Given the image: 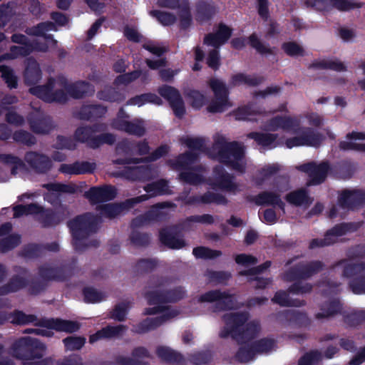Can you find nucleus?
Returning a JSON list of instances; mask_svg holds the SVG:
<instances>
[{"label":"nucleus","instance_id":"obj_1","mask_svg":"<svg viewBox=\"0 0 365 365\" xmlns=\"http://www.w3.org/2000/svg\"><path fill=\"white\" fill-rule=\"evenodd\" d=\"M325 264L320 260L299 262L287 269L283 274V279L293 282L288 288V292L294 294L310 293L313 286L311 283L303 282L325 269Z\"/></svg>","mask_w":365,"mask_h":365},{"label":"nucleus","instance_id":"obj_2","mask_svg":"<svg viewBox=\"0 0 365 365\" xmlns=\"http://www.w3.org/2000/svg\"><path fill=\"white\" fill-rule=\"evenodd\" d=\"M97 217L91 212L77 215L67 222L71 236L73 248L77 252H83L87 247L99 246V241L92 240L88 244L84 242L98 229Z\"/></svg>","mask_w":365,"mask_h":365},{"label":"nucleus","instance_id":"obj_3","mask_svg":"<svg viewBox=\"0 0 365 365\" xmlns=\"http://www.w3.org/2000/svg\"><path fill=\"white\" fill-rule=\"evenodd\" d=\"M11 350L13 356L21 359L23 365L49 364V358L43 359L46 346L37 339L30 336L20 337L12 344Z\"/></svg>","mask_w":365,"mask_h":365},{"label":"nucleus","instance_id":"obj_4","mask_svg":"<svg viewBox=\"0 0 365 365\" xmlns=\"http://www.w3.org/2000/svg\"><path fill=\"white\" fill-rule=\"evenodd\" d=\"M217 160L240 174L246 172L245 147L237 141L225 142L218 140L215 143Z\"/></svg>","mask_w":365,"mask_h":365},{"label":"nucleus","instance_id":"obj_5","mask_svg":"<svg viewBox=\"0 0 365 365\" xmlns=\"http://www.w3.org/2000/svg\"><path fill=\"white\" fill-rule=\"evenodd\" d=\"M106 129V126L103 123L81 126L76 130L74 138L78 142L86 143L87 146L92 149L98 148L103 144L113 145L115 141V137L113 134L106 133L96 135Z\"/></svg>","mask_w":365,"mask_h":365},{"label":"nucleus","instance_id":"obj_6","mask_svg":"<svg viewBox=\"0 0 365 365\" xmlns=\"http://www.w3.org/2000/svg\"><path fill=\"white\" fill-rule=\"evenodd\" d=\"M344 264L342 275L349 279L348 287L354 294H365V262L352 263L341 259L333 268Z\"/></svg>","mask_w":365,"mask_h":365},{"label":"nucleus","instance_id":"obj_7","mask_svg":"<svg viewBox=\"0 0 365 365\" xmlns=\"http://www.w3.org/2000/svg\"><path fill=\"white\" fill-rule=\"evenodd\" d=\"M56 83L57 78L49 77L44 85H34L29 89V92L46 103H65L68 101L66 93L62 89L53 91Z\"/></svg>","mask_w":365,"mask_h":365},{"label":"nucleus","instance_id":"obj_8","mask_svg":"<svg viewBox=\"0 0 365 365\" xmlns=\"http://www.w3.org/2000/svg\"><path fill=\"white\" fill-rule=\"evenodd\" d=\"M77 259H72L68 264H63L59 267H51L47 264L41 265L38 269L39 277L46 282L50 281L66 282L74 274Z\"/></svg>","mask_w":365,"mask_h":365},{"label":"nucleus","instance_id":"obj_9","mask_svg":"<svg viewBox=\"0 0 365 365\" xmlns=\"http://www.w3.org/2000/svg\"><path fill=\"white\" fill-rule=\"evenodd\" d=\"M209 86L212 89L215 99L207 107V110L211 113L224 112L228 107L231 106L229 101V91L222 81L217 78H211L209 81Z\"/></svg>","mask_w":365,"mask_h":365},{"label":"nucleus","instance_id":"obj_10","mask_svg":"<svg viewBox=\"0 0 365 365\" xmlns=\"http://www.w3.org/2000/svg\"><path fill=\"white\" fill-rule=\"evenodd\" d=\"M198 302L200 303L216 302V309L219 311H227L235 308L237 298L235 294H230L227 291L213 289L200 295Z\"/></svg>","mask_w":365,"mask_h":365},{"label":"nucleus","instance_id":"obj_11","mask_svg":"<svg viewBox=\"0 0 365 365\" xmlns=\"http://www.w3.org/2000/svg\"><path fill=\"white\" fill-rule=\"evenodd\" d=\"M250 314L247 312H237L226 313L222 315V319L225 326L219 333L222 339L231 336L233 339L236 338L241 327L249 320Z\"/></svg>","mask_w":365,"mask_h":365},{"label":"nucleus","instance_id":"obj_12","mask_svg":"<svg viewBox=\"0 0 365 365\" xmlns=\"http://www.w3.org/2000/svg\"><path fill=\"white\" fill-rule=\"evenodd\" d=\"M298 170L308 175L309 185H319L325 182L328 175L333 172L334 167L331 166L327 160L319 163L311 161L300 165Z\"/></svg>","mask_w":365,"mask_h":365},{"label":"nucleus","instance_id":"obj_13","mask_svg":"<svg viewBox=\"0 0 365 365\" xmlns=\"http://www.w3.org/2000/svg\"><path fill=\"white\" fill-rule=\"evenodd\" d=\"M213 174V178L209 179L207 182L212 189L220 190L233 194L240 191L239 185L235 182V177L227 173L222 166H215Z\"/></svg>","mask_w":365,"mask_h":365},{"label":"nucleus","instance_id":"obj_14","mask_svg":"<svg viewBox=\"0 0 365 365\" xmlns=\"http://www.w3.org/2000/svg\"><path fill=\"white\" fill-rule=\"evenodd\" d=\"M149 200L147 195H141L135 197L128 198L119 203H108L97 207L101 216L113 219L120 215L123 211L128 210L138 203Z\"/></svg>","mask_w":365,"mask_h":365},{"label":"nucleus","instance_id":"obj_15","mask_svg":"<svg viewBox=\"0 0 365 365\" xmlns=\"http://www.w3.org/2000/svg\"><path fill=\"white\" fill-rule=\"evenodd\" d=\"M57 83L65 89L67 96L68 95L74 99H81L92 96L95 91L93 86L89 82L78 81L70 83L66 77L63 75L57 76Z\"/></svg>","mask_w":365,"mask_h":365},{"label":"nucleus","instance_id":"obj_16","mask_svg":"<svg viewBox=\"0 0 365 365\" xmlns=\"http://www.w3.org/2000/svg\"><path fill=\"white\" fill-rule=\"evenodd\" d=\"M158 93L169 103L175 115L178 118H182L186 110L180 91L173 86L163 85L158 88Z\"/></svg>","mask_w":365,"mask_h":365},{"label":"nucleus","instance_id":"obj_17","mask_svg":"<svg viewBox=\"0 0 365 365\" xmlns=\"http://www.w3.org/2000/svg\"><path fill=\"white\" fill-rule=\"evenodd\" d=\"M304 4L319 11L334 8L341 11H347L363 6L362 3H354L348 0H304Z\"/></svg>","mask_w":365,"mask_h":365},{"label":"nucleus","instance_id":"obj_18","mask_svg":"<svg viewBox=\"0 0 365 365\" xmlns=\"http://www.w3.org/2000/svg\"><path fill=\"white\" fill-rule=\"evenodd\" d=\"M36 326L72 334L81 329V324L77 321L63 319L61 318L41 319L35 323Z\"/></svg>","mask_w":365,"mask_h":365},{"label":"nucleus","instance_id":"obj_19","mask_svg":"<svg viewBox=\"0 0 365 365\" xmlns=\"http://www.w3.org/2000/svg\"><path fill=\"white\" fill-rule=\"evenodd\" d=\"M159 240L163 245L171 250H180L186 245L185 241L181 237V232L177 225L160 229Z\"/></svg>","mask_w":365,"mask_h":365},{"label":"nucleus","instance_id":"obj_20","mask_svg":"<svg viewBox=\"0 0 365 365\" xmlns=\"http://www.w3.org/2000/svg\"><path fill=\"white\" fill-rule=\"evenodd\" d=\"M178 314V311H171L154 318L148 317L133 326V331L141 334L155 330L165 322L175 317Z\"/></svg>","mask_w":365,"mask_h":365},{"label":"nucleus","instance_id":"obj_21","mask_svg":"<svg viewBox=\"0 0 365 365\" xmlns=\"http://www.w3.org/2000/svg\"><path fill=\"white\" fill-rule=\"evenodd\" d=\"M24 160L36 173L46 174L52 168L53 163L48 156L36 151H28L25 153Z\"/></svg>","mask_w":365,"mask_h":365},{"label":"nucleus","instance_id":"obj_22","mask_svg":"<svg viewBox=\"0 0 365 365\" xmlns=\"http://www.w3.org/2000/svg\"><path fill=\"white\" fill-rule=\"evenodd\" d=\"M117 195V190L112 185L91 187L85 193V197L93 205L113 200Z\"/></svg>","mask_w":365,"mask_h":365},{"label":"nucleus","instance_id":"obj_23","mask_svg":"<svg viewBox=\"0 0 365 365\" xmlns=\"http://www.w3.org/2000/svg\"><path fill=\"white\" fill-rule=\"evenodd\" d=\"M338 203L344 209L354 210L365 204V191L345 190L339 195Z\"/></svg>","mask_w":365,"mask_h":365},{"label":"nucleus","instance_id":"obj_24","mask_svg":"<svg viewBox=\"0 0 365 365\" xmlns=\"http://www.w3.org/2000/svg\"><path fill=\"white\" fill-rule=\"evenodd\" d=\"M247 200L254 202L257 206L277 207L283 212H285V203L282 200L280 195L274 192L263 191L257 195L248 196Z\"/></svg>","mask_w":365,"mask_h":365},{"label":"nucleus","instance_id":"obj_25","mask_svg":"<svg viewBox=\"0 0 365 365\" xmlns=\"http://www.w3.org/2000/svg\"><path fill=\"white\" fill-rule=\"evenodd\" d=\"M269 125L273 131L279 128L285 131H292L294 134H298L300 131V121L296 117L277 115L270 119Z\"/></svg>","mask_w":365,"mask_h":365},{"label":"nucleus","instance_id":"obj_26","mask_svg":"<svg viewBox=\"0 0 365 365\" xmlns=\"http://www.w3.org/2000/svg\"><path fill=\"white\" fill-rule=\"evenodd\" d=\"M155 170L150 165L128 167L121 175L131 181H148L154 178Z\"/></svg>","mask_w":365,"mask_h":365},{"label":"nucleus","instance_id":"obj_27","mask_svg":"<svg viewBox=\"0 0 365 365\" xmlns=\"http://www.w3.org/2000/svg\"><path fill=\"white\" fill-rule=\"evenodd\" d=\"M23 77L25 85L29 86L36 85L41 81L42 71L34 58L29 57L26 59Z\"/></svg>","mask_w":365,"mask_h":365},{"label":"nucleus","instance_id":"obj_28","mask_svg":"<svg viewBox=\"0 0 365 365\" xmlns=\"http://www.w3.org/2000/svg\"><path fill=\"white\" fill-rule=\"evenodd\" d=\"M113 128L124 131L130 135L142 137L145 133V128L142 121L131 122L123 119H114L111 122Z\"/></svg>","mask_w":365,"mask_h":365},{"label":"nucleus","instance_id":"obj_29","mask_svg":"<svg viewBox=\"0 0 365 365\" xmlns=\"http://www.w3.org/2000/svg\"><path fill=\"white\" fill-rule=\"evenodd\" d=\"M96 165L95 163L88 161H76L72 164H61L59 171L68 175L92 174L95 171Z\"/></svg>","mask_w":365,"mask_h":365},{"label":"nucleus","instance_id":"obj_30","mask_svg":"<svg viewBox=\"0 0 365 365\" xmlns=\"http://www.w3.org/2000/svg\"><path fill=\"white\" fill-rule=\"evenodd\" d=\"M37 215H38V220L43 228L56 227L64 219L63 213L54 211L51 208H44L43 206Z\"/></svg>","mask_w":365,"mask_h":365},{"label":"nucleus","instance_id":"obj_31","mask_svg":"<svg viewBox=\"0 0 365 365\" xmlns=\"http://www.w3.org/2000/svg\"><path fill=\"white\" fill-rule=\"evenodd\" d=\"M261 330V326L258 321H248L241 327L236 338H234L238 344L250 341L257 337Z\"/></svg>","mask_w":365,"mask_h":365},{"label":"nucleus","instance_id":"obj_32","mask_svg":"<svg viewBox=\"0 0 365 365\" xmlns=\"http://www.w3.org/2000/svg\"><path fill=\"white\" fill-rule=\"evenodd\" d=\"M27 119L31 130L36 134H46L51 130L50 119L41 113H31Z\"/></svg>","mask_w":365,"mask_h":365},{"label":"nucleus","instance_id":"obj_33","mask_svg":"<svg viewBox=\"0 0 365 365\" xmlns=\"http://www.w3.org/2000/svg\"><path fill=\"white\" fill-rule=\"evenodd\" d=\"M107 108L98 104L83 106L79 110L77 117L83 120H94L105 115Z\"/></svg>","mask_w":365,"mask_h":365},{"label":"nucleus","instance_id":"obj_34","mask_svg":"<svg viewBox=\"0 0 365 365\" xmlns=\"http://www.w3.org/2000/svg\"><path fill=\"white\" fill-rule=\"evenodd\" d=\"M343 309V305L339 299H333L322 303L319 309L321 312L315 314L317 319H328L340 314Z\"/></svg>","mask_w":365,"mask_h":365},{"label":"nucleus","instance_id":"obj_35","mask_svg":"<svg viewBox=\"0 0 365 365\" xmlns=\"http://www.w3.org/2000/svg\"><path fill=\"white\" fill-rule=\"evenodd\" d=\"M156 354L159 359L168 364L181 365L185 362L182 354L168 346H158L156 349Z\"/></svg>","mask_w":365,"mask_h":365},{"label":"nucleus","instance_id":"obj_36","mask_svg":"<svg viewBox=\"0 0 365 365\" xmlns=\"http://www.w3.org/2000/svg\"><path fill=\"white\" fill-rule=\"evenodd\" d=\"M29 281L19 274L13 275L7 283L0 287V296L15 293L26 287Z\"/></svg>","mask_w":365,"mask_h":365},{"label":"nucleus","instance_id":"obj_37","mask_svg":"<svg viewBox=\"0 0 365 365\" xmlns=\"http://www.w3.org/2000/svg\"><path fill=\"white\" fill-rule=\"evenodd\" d=\"M302 141L304 146L319 147L324 140V136L319 132L310 127H300Z\"/></svg>","mask_w":365,"mask_h":365},{"label":"nucleus","instance_id":"obj_38","mask_svg":"<svg viewBox=\"0 0 365 365\" xmlns=\"http://www.w3.org/2000/svg\"><path fill=\"white\" fill-rule=\"evenodd\" d=\"M284 318L299 327H308L312 321L307 314L295 309L287 310L284 313Z\"/></svg>","mask_w":365,"mask_h":365},{"label":"nucleus","instance_id":"obj_39","mask_svg":"<svg viewBox=\"0 0 365 365\" xmlns=\"http://www.w3.org/2000/svg\"><path fill=\"white\" fill-rule=\"evenodd\" d=\"M264 81V78L263 76H250L239 73L232 76L230 83L232 86H237L241 84L249 86H257Z\"/></svg>","mask_w":365,"mask_h":365},{"label":"nucleus","instance_id":"obj_40","mask_svg":"<svg viewBox=\"0 0 365 365\" xmlns=\"http://www.w3.org/2000/svg\"><path fill=\"white\" fill-rule=\"evenodd\" d=\"M284 198L289 204L297 207L312 203L308 192L304 188L292 191L287 193Z\"/></svg>","mask_w":365,"mask_h":365},{"label":"nucleus","instance_id":"obj_41","mask_svg":"<svg viewBox=\"0 0 365 365\" xmlns=\"http://www.w3.org/2000/svg\"><path fill=\"white\" fill-rule=\"evenodd\" d=\"M198 158V154L193 151H186L178 155L173 161L170 160L172 166L176 169H187L189 165L194 163Z\"/></svg>","mask_w":365,"mask_h":365},{"label":"nucleus","instance_id":"obj_42","mask_svg":"<svg viewBox=\"0 0 365 365\" xmlns=\"http://www.w3.org/2000/svg\"><path fill=\"white\" fill-rule=\"evenodd\" d=\"M272 301L281 307H302L306 304L304 300L290 299L289 294L283 290L277 291Z\"/></svg>","mask_w":365,"mask_h":365},{"label":"nucleus","instance_id":"obj_43","mask_svg":"<svg viewBox=\"0 0 365 365\" xmlns=\"http://www.w3.org/2000/svg\"><path fill=\"white\" fill-rule=\"evenodd\" d=\"M248 44L254 48L259 54L264 55H275L274 50L276 47H269V45H265L256 33H252L247 38Z\"/></svg>","mask_w":365,"mask_h":365},{"label":"nucleus","instance_id":"obj_44","mask_svg":"<svg viewBox=\"0 0 365 365\" xmlns=\"http://www.w3.org/2000/svg\"><path fill=\"white\" fill-rule=\"evenodd\" d=\"M143 189L148 193L146 195L149 196L150 199L151 197L167 193L168 190V182L164 179H160L147 184Z\"/></svg>","mask_w":365,"mask_h":365},{"label":"nucleus","instance_id":"obj_45","mask_svg":"<svg viewBox=\"0 0 365 365\" xmlns=\"http://www.w3.org/2000/svg\"><path fill=\"white\" fill-rule=\"evenodd\" d=\"M197 17L200 21L210 20L216 13V8L213 4L207 1H200L196 6Z\"/></svg>","mask_w":365,"mask_h":365},{"label":"nucleus","instance_id":"obj_46","mask_svg":"<svg viewBox=\"0 0 365 365\" xmlns=\"http://www.w3.org/2000/svg\"><path fill=\"white\" fill-rule=\"evenodd\" d=\"M99 100L108 102H122L125 100V95L113 87H106L97 93Z\"/></svg>","mask_w":365,"mask_h":365},{"label":"nucleus","instance_id":"obj_47","mask_svg":"<svg viewBox=\"0 0 365 365\" xmlns=\"http://www.w3.org/2000/svg\"><path fill=\"white\" fill-rule=\"evenodd\" d=\"M168 202H159L154 205L148 211L145 212V217L148 222H160L165 219L166 214L161 210L163 208L169 207Z\"/></svg>","mask_w":365,"mask_h":365},{"label":"nucleus","instance_id":"obj_48","mask_svg":"<svg viewBox=\"0 0 365 365\" xmlns=\"http://www.w3.org/2000/svg\"><path fill=\"white\" fill-rule=\"evenodd\" d=\"M247 137L253 139L259 145L268 147L276 141L278 135L268 133L250 132L247 135Z\"/></svg>","mask_w":365,"mask_h":365},{"label":"nucleus","instance_id":"obj_49","mask_svg":"<svg viewBox=\"0 0 365 365\" xmlns=\"http://www.w3.org/2000/svg\"><path fill=\"white\" fill-rule=\"evenodd\" d=\"M337 241L331 228L328 230L324 235V238L312 239L309 245V248L313 250L318 247H324L334 245Z\"/></svg>","mask_w":365,"mask_h":365},{"label":"nucleus","instance_id":"obj_50","mask_svg":"<svg viewBox=\"0 0 365 365\" xmlns=\"http://www.w3.org/2000/svg\"><path fill=\"white\" fill-rule=\"evenodd\" d=\"M82 294L84 302L88 304L99 303L106 298V295L103 292L97 290L93 287H83Z\"/></svg>","mask_w":365,"mask_h":365},{"label":"nucleus","instance_id":"obj_51","mask_svg":"<svg viewBox=\"0 0 365 365\" xmlns=\"http://www.w3.org/2000/svg\"><path fill=\"white\" fill-rule=\"evenodd\" d=\"M41 210V205L37 203L29 205H17L13 207L14 218H19L24 215H36Z\"/></svg>","mask_w":365,"mask_h":365},{"label":"nucleus","instance_id":"obj_52","mask_svg":"<svg viewBox=\"0 0 365 365\" xmlns=\"http://www.w3.org/2000/svg\"><path fill=\"white\" fill-rule=\"evenodd\" d=\"M21 241L20 235L11 234L0 240V253H6L16 247Z\"/></svg>","mask_w":365,"mask_h":365},{"label":"nucleus","instance_id":"obj_53","mask_svg":"<svg viewBox=\"0 0 365 365\" xmlns=\"http://www.w3.org/2000/svg\"><path fill=\"white\" fill-rule=\"evenodd\" d=\"M144 298L149 305L164 304L167 303L165 289V290H149L145 292Z\"/></svg>","mask_w":365,"mask_h":365},{"label":"nucleus","instance_id":"obj_54","mask_svg":"<svg viewBox=\"0 0 365 365\" xmlns=\"http://www.w3.org/2000/svg\"><path fill=\"white\" fill-rule=\"evenodd\" d=\"M200 199L202 204L214 203L216 205H226L228 203V200L225 195L221 193L210 191H207L202 195H200Z\"/></svg>","mask_w":365,"mask_h":365},{"label":"nucleus","instance_id":"obj_55","mask_svg":"<svg viewBox=\"0 0 365 365\" xmlns=\"http://www.w3.org/2000/svg\"><path fill=\"white\" fill-rule=\"evenodd\" d=\"M130 243L137 247H147L150 242V235L146 232H140L133 230L129 236Z\"/></svg>","mask_w":365,"mask_h":365},{"label":"nucleus","instance_id":"obj_56","mask_svg":"<svg viewBox=\"0 0 365 365\" xmlns=\"http://www.w3.org/2000/svg\"><path fill=\"white\" fill-rule=\"evenodd\" d=\"M158 264V261L156 259H140L135 264V270L138 274H147L153 272Z\"/></svg>","mask_w":365,"mask_h":365},{"label":"nucleus","instance_id":"obj_57","mask_svg":"<svg viewBox=\"0 0 365 365\" xmlns=\"http://www.w3.org/2000/svg\"><path fill=\"white\" fill-rule=\"evenodd\" d=\"M86 338L83 336H69L63 339L66 350H80L86 344Z\"/></svg>","mask_w":365,"mask_h":365},{"label":"nucleus","instance_id":"obj_58","mask_svg":"<svg viewBox=\"0 0 365 365\" xmlns=\"http://www.w3.org/2000/svg\"><path fill=\"white\" fill-rule=\"evenodd\" d=\"M192 254L197 259H212L221 256L222 252L200 246L192 250Z\"/></svg>","mask_w":365,"mask_h":365},{"label":"nucleus","instance_id":"obj_59","mask_svg":"<svg viewBox=\"0 0 365 365\" xmlns=\"http://www.w3.org/2000/svg\"><path fill=\"white\" fill-rule=\"evenodd\" d=\"M13 139L15 142L26 145L27 146H32L36 143V138L31 133L24 130H16L13 133Z\"/></svg>","mask_w":365,"mask_h":365},{"label":"nucleus","instance_id":"obj_60","mask_svg":"<svg viewBox=\"0 0 365 365\" xmlns=\"http://www.w3.org/2000/svg\"><path fill=\"white\" fill-rule=\"evenodd\" d=\"M282 49L290 57L304 56L305 55L304 48L295 41L283 43L282 44Z\"/></svg>","mask_w":365,"mask_h":365},{"label":"nucleus","instance_id":"obj_61","mask_svg":"<svg viewBox=\"0 0 365 365\" xmlns=\"http://www.w3.org/2000/svg\"><path fill=\"white\" fill-rule=\"evenodd\" d=\"M43 252V245L31 243L24 247L21 255L29 259H35L41 257Z\"/></svg>","mask_w":365,"mask_h":365},{"label":"nucleus","instance_id":"obj_62","mask_svg":"<svg viewBox=\"0 0 365 365\" xmlns=\"http://www.w3.org/2000/svg\"><path fill=\"white\" fill-rule=\"evenodd\" d=\"M150 15L155 18L162 25L170 26L176 21V16L170 12L151 10Z\"/></svg>","mask_w":365,"mask_h":365},{"label":"nucleus","instance_id":"obj_63","mask_svg":"<svg viewBox=\"0 0 365 365\" xmlns=\"http://www.w3.org/2000/svg\"><path fill=\"white\" fill-rule=\"evenodd\" d=\"M275 344V340L269 338H262L252 343L255 353H264L271 351Z\"/></svg>","mask_w":365,"mask_h":365},{"label":"nucleus","instance_id":"obj_64","mask_svg":"<svg viewBox=\"0 0 365 365\" xmlns=\"http://www.w3.org/2000/svg\"><path fill=\"white\" fill-rule=\"evenodd\" d=\"M360 225L356 222H341L331 227L333 232L336 238L346 235L349 232H355L359 228Z\"/></svg>","mask_w":365,"mask_h":365}]
</instances>
